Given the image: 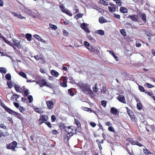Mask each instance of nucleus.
Masks as SVG:
<instances>
[{
  "label": "nucleus",
  "mask_w": 155,
  "mask_h": 155,
  "mask_svg": "<svg viewBox=\"0 0 155 155\" xmlns=\"http://www.w3.org/2000/svg\"><path fill=\"white\" fill-rule=\"evenodd\" d=\"M79 86L80 88L83 91H88L89 93L93 92L90 89V87L89 85L85 83H82L80 84Z\"/></svg>",
  "instance_id": "f257e3e1"
},
{
  "label": "nucleus",
  "mask_w": 155,
  "mask_h": 155,
  "mask_svg": "<svg viewBox=\"0 0 155 155\" xmlns=\"http://www.w3.org/2000/svg\"><path fill=\"white\" fill-rule=\"evenodd\" d=\"M17 144V142L15 141H13L12 143H9L8 145H7L6 147L8 149H11L12 151L15 150V148Z\"/></svg>",
  "instance_id": "f03ea898"
},
{
  "label": "nucleus",
  "mask_w": 155,
  "mask_h": 155,
  "mask_svg": "<svg viewBox=\"0 0 155 155\" xmlns=\"http://www.w3.org/2000/svg\"><path fill=\"white\" fill-rule=\"evenodd\" d=\"M48 119V117L46 115H41L40 117V118L39 119L38 121L39 122V124L41 125L42 124L44 123L45 121H46Z\"/></svg>",
  "instance_id": "7ed1b4c3"
},
{
  "label": "nucleus",
  "mask_w": 155,
  "mask_h": 155,
  "mask_svg": "<svg viewBox=\"0 0 155 155\" xmlns=\"http://www.w3.org/2000/svg\"><path fill=\"white\" fill-rule=\"evenodd\" d=\"M9 113L14 115L15 117H17L21 120H22L23 119V118L21 115L11 109L9 112Z\"/></svg>",
  "instance_id": "20e7f679"
},
{
  "label": "nucleus",
  "mask_w": 155,
  "mask_h": 155,
  "mask_svg": "<svg viewBox=\"0 0 155 155\" xmlns=\"http://www.w3.org/2000/svg\"><path fill=\"white\" fill-rule=\"evenodd\" d=\"M41 87L45 86L50 89H52L53 88L50 83L47 82L44 79H43L41 81Z\"/></svg>",
  "instance_id": "39448f33"
},
{
  "label": "nucleus",
  "mask_w": 155,
  "mask_h": 155,
  "mask_svg": "<svg viewBox=\"0 0 155 155\" xmlns=\"http://www.w3.org/2000/svg\"><path fill=\"white\" fill-rule=\"evenodd\" d=\"M128 18H130L131 20L135 22L137 21L138 19L137 15H129L128 16Z\"/></svg>",
  "instance_id": "423d86ee"
},
{
  "label": "nucleus",
  "mask_w": 155,
  "mask_h": 155,
  "mask_svg": "<svg viewBox=\"0 0 155 155\" xmlns=\"http://www.w3.org/2000/svg\"><path fill=\"white\" fill-rule=\"evenodd\" d=\"M127 112L131 119L134 121H135L136 118L133 112L131 110H127Z\"/></svg>",
  "instance_id": "0eeeda50"
},
{
  "label": "nucleus",
  "mask_w": 155,
  "mask_h": 155,
  "mask_svg": "<svg viewBox=\"0 0 155 155\" xmlns=\"http://www.w3.org/2000/svg\"><path fill=\"white\" fill-rule=\"evenodd\" d=\"M139 15L143 21L145 23L146 22V16L145 13L140 12Z\"/></svg>",
  "instance_id": "6e6552de"
},
{
  "label": "nucleus",
  "mask_w": 155,
  "mask_h": 155,
  "mask_svg": "<svg viewBox=\"0 0 155 155\" xmlns=\"http://www.w3.org/2000/svg\"><path fill=\"white\" fill-rule=\"evenodd\" d=\"M12 14L15 17L17 18H20L21 19H23L24 18H25L21 14L19 13H15V12H11Z\"/></svg>",
  "instance_id": "1a4fd4ad"
},
{
  "label": "nucleus",
  "mask_w": 155,
  "mask_h": 155,
  "mask_svg": "<svg viewBox=\"0 0 155 155\" xmlns=\"http://www.w3.org/2000/svg\"><path fill=\"white\" fill-rule=\"evenodd\" d=\"M12 40L14 45H15L17 48H21V46L18 40L15 38L13 39Z\"/></svg>",
  "instance_id": "9d476101"
},
{
  "label": "nucleus",
  "mask_w": 155,
  "mask_h": 155,
  "mask_svg": "<svg viewBox=\"0 0 155 155\" xmlns=\"http://www.w3.org/2000/svg\"><path fill=\"white\" fill-rule=\"evenodd\" d=\"M46 104L48 108L49 109H51L54 106L53 103L51 101H46Z\"/></svg>",
  "instance_id": "9b49d317"
},
{
  "label": "nucleus",
  "mask_w": 155,
  "mask_h": 155,
  "mask_svg": "<svg viewBox=\"0 0 155 155\" xmlns=\"http://www.w3.org/2000/svg\"><path fill=\"white\" fill-rule=\"evenodd\" d=\"M74 134V133H67L65 135L64 138L65 140H66L67 142H68L71 137Z\"/></svg>",
  "instance_id": "f8f14e48"
},
{
  "label": "nucleus",
  "mask_w": 155,
  "mask_h": 155,
  "mask_svg": "<svg viewBox=\"0 0 155 155\" xmlns=\"http://www.w3.org/2000/svg\"><path fill=\"white\" fill-rule=\"evenodd\" d=\"M117 99L119 101L125 104L126 103L125 100V98L123 95H119V96L117 97Z\"/></svg>",
  "instance_id": "ddd939ff"
},
{
  "label": "nucleus",
  "mask_w": 155,
  "mask_h": 155,
  "mask_svg": "<svg viewBox=\"0 0 155 155\" xmlns=\"http://www.w3.org/2000/svg\"><path fill=\"white\" fill-rule=\"evenodd\" d=\"M25 13L29 15L34 17H35L33 14V12H32L30 9L28 8H25Z\"/></svg>",
  "instance_id": "4468645a"
},
{
  "label": "nucleus",
  "mask_w": 155,
  "mask_h": 155,
  "mask_svg": "<svg viewBox=\"0 0 155 155\" xmlns=\"http://www.w3.org/2000/svg\"><path fill=\"white\" fill-rule=\"evenodd\" d=\"M0 103L1 106L3 107L5 110L9 113V111H10V110H11V109L5 105L2 102V101Z\"/></svg>",
  "instance_id": "2eb2a0df"
},
{
  "label": "nucleus",
  "mask_w": 155,
  "mask_h": 155,
  "mask_svg": "<svg viewBox=\"0 0 155 155\" xmlns=\"http://www.w3.org/2000/svg\"><path fill=\"white\" fill-rule=\"evenodd\" d=\"M108 8L109 11L110 12L113 13L115 12L116 10V6L114 5V6L113 7H110L108 6Z\"/></svg>",
  "instance_id": "dca6fc26"
},
{
  "label": "nucleus",
  "mask_w": 155,
  "mask_h": 155,
  "mask_svg": "<svg viewBox=\"0 0 155 155\" xmlns=\"http://www.w3.org/2000/svg\"><path fill=\"white\" fill-rule=\"evenodd\" d=\"M111 112L113 114H116L117 112V109L114 107H112L110 109Z\"/></svg>",
  "instance_id": "f3484780"
},
{
  "label": "nucleus",
  "mask_w": 155,
  "mask_h": 155,
  "mask_svg": "<svg viewBox=\"0 0 155 155\" xmlns=\"http://www.w3.org/2000/svg\"><path fill=\"white\" fill-rule=\"evenodd\" d=\"M120 11L122 13H126L127 12V9L123 7H120Z\"/></svg>",
  "instance_id": "a211bd4d"
},
{
  "label": "nucleus",
  "mask_w": 155,
  "mask_h": 155,
  "mask_svg": "<svg viewBox=\"0 0 155 155\" xmlns=\"http://www.w3.org/2000/svg\"><path fill=\"white\" fill-rule=\"evenodd\" d=\"M71 128V127L70 126L66 127L65 129V131H66L67 133H73L72 130V129Z\"/></svg>",
  "instance_id": "6ab92c4d"
},
{
  "label": "nucleus",
  "mask_w": 155,
  "mask_h": 155,
  "mask_svg": "<svg viewBox=\"0 0 155 155\" xmlns=\"http://www.w3.org/2000/svg\"><path fill=\"white\" fill-rule=\"evenodd\" d=\"M51 74L54 76L56 77H57L59 75L58 73L54 70H52L51 71Z\"/></svg>",
  "instance_id": "aec40b11"
},
{
  "label": "nucleus",
  "mask_w": 155,
  "mask_h": 155,
  "mask_svg": "<svg viewBox=\"0 0 155 155\" xmlns=\"http://www.w3.org/2000/svg\"><path fill=\"white\" fill-rule=\"evenodd\" d=\"M95 33L101 35H104V31L102 30H97Z\"/></svg>",
  "instance_id": "412c9836"
},
{
  "label": "nucleus",
  "mask_w": 155,
  "mask_h": 155,
  "mask_svg": "<svg viewBox=\"0 0 155 155\" xmlns=\"http://www.w3.org/2000/svg\"><path fill=\"white\" fill-rule=\"evenodd\" d=\"M7 71V70L6 68L2 67L0 68V72L1 73L5 74L6 73Z\"/></svg>",
  "instance_id": "4be33fe9"
},
{
  "label": "nucleus",
  "mask_w": 155,
  "mask_h": 155,
  "mask_svg": "<svg viewBox=\"0 0 155 155\" xmlns=\"http://www.w3.org/2000/svg\"><path fill=\"white\" fill-rule=\"evenodd\" d=\"M99 21L100 23L102 24L105 22L106 20L103 17H101L99 18Z\"/></svg>",
  "instance_id": "5701e85b"
},
{
  "label": "nucleus",
  "mask_w": 155,
  "mask_h": 155,
  "mask_svg": "<svg viewBox=\"0 0 155 155\" xmlns=\"http://www.w3.org/2000/svg\"><path fill=\"white\" fill-rule=\"evenodd\" d=\"M32 35L30 34L27 33L25 35V37L28 41H31V40Z\"/></svg>",
  "instance_id": "b1692460"
},
{
  "label": "nucleus",
  "mask_w": 155,
  "mask_h": 155,
  "mask_svg": "<svg viewBox=\"0 0 155 155\" xmlns=\"http://www.w3.org/2000/svg\"><path fill=\"white\" fill-rule=\"evenodd\" d=\"M34 37L36 39L40 41H42L43 42H45V40L42 39L41 37L37 35H34Z\"/></svg>",
  "instance_id": "393cba45"
},
{
  "label": "nucleus",
  "mask_w": 155,
  "mask_h": 155,
  "mask_svg": "<svg viewBox=\"0 0 155 155\" xmlns=\"http://www.w3.org/2000/svg\"><path fill=\"white\" fill-rule=\"evenodd\" d=\"M145 93L149 95L152 97L153 98V99L155 101V97L153 96V95L152 92H150L146 90Z\"/></svg>",
  "instance_id": "a878e982"
},
{
  "label": "nucleus",
  "mask_w": 155,
  "mask_h": 155,
  "mask_svg": "<svg viewBox=\"0 0 155 155\" xmlns=\"http://www.w3.org/2000/svg\"><path fill=\"white\" fill-rule=\"evenodd\" d=\"M87 48L92 52H94L96 50V49L95 47L92 46H89L88 48Z\"/></svg>",
  "instance_id": "bb28decb"
},
{
  "label": "nucleus",
  "mask_w": 155,
  "mask_h": 155,
  "mask_svg": "<svg viewBox=\"0 0 155 155\" xmlns=\"http://www.w3.org/2000/svg\"><path fill=\"white\" fill-rule=\"evenodd\" d=\"M19 96V95L17 94H15L14 95H13L11 97V100H12L13 101L14 99H15V101H17V100Z\"/></svg>",
  "instance_id": "cd10ccee"
},
{
  "label": "nucleus",
  "mask_w": 155,
  "mask_h": 155,
  "mask_svg": "<svg viewBox=\"0 0 155 155\" xmlns=\"http://www.w3.org/2000/svg\"><path fill=\"white\" fill-rule=\"evenodd\" d=\"M19 74L23 78L27 79V77L26 74L22 71H20Z\"/></svg>",
  "instance_id": "c85d7f7f"
},
{
  "label": "nucleus",
  "mask_w": 155,
  "mask_h": 155,
  "mask_svg": "<svg viewBox=\"0 0 155 155\" xmlns=\"http://www.w3.org/2000/svg\"><path fill=\"white\" fill-rule=\"evenodd\" d=\"M61 11L64 13H65L66 11L67 10L65 8L64 6L63 5H61L59 6Z\"/></svg>",
  "instance_id": "c756f323"
},
{
  "label": "nucleus",
  "mask_w": 155,
  "mask_h": 155,
  "mask_svg": "<svg viewBox=\"0 0 155 155\" xmlns=\"http://www.w3.org/2000/svg\"><path fill=\"white\" fill-rule=\"evenodd\" d=\"M75 123L77 126L78 128L81 127V124L80 122L77 119H75L74 120Z\"/></svg>",
  "instance_id": "7c9ffc66"
},
{
  "label": "nucleus",
  "mask_w": 155,
  "mask_h": 155,
  "mask_svg": "<svg viewBox=\"0 0 155 155\" xmlns=\"http://www.w3.org/2000/svg\"><path fill=\"white\" fill-rule=\"evenodd\" d=\"M7 84L9 88H11L13 86L12 83L11 81H8L7 82Z\"/></svg>",
  "instance_id": "2f4dec72"
},
{
  "label": "nucleus",
  "mask_w": 155,
  "mask_h": 155,
  "mask_svg": "<svg viewBox=\"0 0 155 155\" xmlns=\"http://www.w3.org/2000/svg\"><path fill=\"white\" fill-rule=\"evenodd\" d=\"M137 107L138 110H140L142 109L143 106L142 104L140 102L137 103Z\"/></svg>",
  "instance_id": "473e14b6"
},
{
  "label": "nucleus",
  "mask_w": 155,
  "mask_h": 155,
  "mask_svg": "<svg viewBox=\"0 0 155 155\" xmlns=\"http://www.w3.org/2000/svg\"><path fill=\"white\" fill-rule=\"evenodd\" d=\"M143 152L146 155L151 154V153L147 149H143Z\"/></svg>",
  "instance_id": "72a5a7b5"
},
{
  "label": "nucleus",
  "mask_w": 155,
  "mask_h": 155,
  "mask_svg": "<svg viewBox=\"0 0 155 155\" xmlns=\"http://www.w3.org/2000/svg\"><path fill=\"white\" fill-rule=\"evenodd\" d=\"M120 32L121 34L124 36H126V32L124 29H121L120 30Z\"/></svg>",
  "instance_id": "f704fd0d"
},
{
  "label": "nucleus",
  "mask_w": 155,
  "mask_h": 155,
  "mask_svg": "<svg viewBox=\"0 0 155 155\" xmlns=\"http://www.w3.org/2000/svg\"><path fill=\"white\" fill-rule=\"evenodd\" d=\"M138 87L139 90L141 92H145L146 91V90H145L144 88V87L140 85H138Z\"/></svg>",
  "instance_id": "c9c22d12"
},
{
  "label": "nucleus",
  "mask_w": 155,
  "mask_h": 155,
  "mask_svg": "<svg viewBox=\"0 0 155 155\" xmlns=\"http://www.w3.org/2000/svg\"><path fill=\"white\" fill-rule=\"evenodd\" d=\"M97 84H94V86L93 87V90L95 92H97L98 91V89L97 88Z\"/></svg>",
  "instance_id": "e433bc0d"
},
{
  "label": "nucleus",
  "mask_w": 155,
  "mask_h": 155,
  "mask_svg": "<svg viewBox=\"0 0 155 155\" xmlns=\"http://www.w3.org/2000/svg\"><path fill=\"white\" fill-rule=\"evenodd\" d=\"M100 2L102 5L104 6H107L108 5V3L104 0H100Z\"/></svg>",
  "instance_id": "4c0bfd02"
},
{
  "label": "nucleus",
  "mask_w": 155,
  "mask_h": 155,
  "mask_svg": "<svg viewBox=\"0 0 155 155\" xmlns=\"http://www.w3.org/2000/svg\"><path fill=\"white\" fill-rule=\"evenodd\" d=\"M28 99L29 100V103H31L33 101V98L32 96L31 95L28 96Z\"/></svg>",
  "instance_id": "58836bf2"
},
{
  "label": "nucleus",
  "mask_w": 155,
  "mask_h": 155,
  "mask_svg": "<svg viewBox=\"0 0 155 155\" xmlns=\"http://www.w3.org/2000/svg\"><path fill=\"white\" fill-rule=\"evenodd\" d=\"M5 78L7 80H11V75L10 74H7L5 75Z\"/></svg>",
  "instance_id": "ea45409f"
},
{
  "label": "nucleus",
  "mask_w": 155,
  "mask_h": 155,
  "mask_svg": "<svg viewBox=\"0 0 155 155\" xmlns=\"http://www.w3.org/2000/svg\"><path fill=\"white\" fill-rule=\"evenodd\" d=\"M49 26L50 28L54 30H55L57 28V26L54 25L50 24Z\"/></svg>",
  "instance_id": "a19ab883"
},
{
  "label": "nucleus",
  "mask_w": 155,
  "mask_h": 155,
  "mask_svg": "<svg viewBox=\"0 0 155 155\" xmlns=\"http://www.w3.org/2000/svg\"><path fill=\"white\" fill-rule=\"evenodd\" d=\"M66 127L63 123H61L60 124V127L61 130L65 129Z\"/></svg>",
  "instance_id": "79ce46f5"
},
{
  "label": "nucleus",
  "mask_w": 155,
  "mask_h": 155,
  "mask_svg": "<svg viewBox=\"0 0 155 155\" xmlns=\"http://www.w3.org/2000/svg\"><path fill=\"white\" fill-rule=\"evenodd\" d=\"M129 141L130 142V143L133 144V145H136V141H133V140L132 139L130 138H129Z\"/></svg>",
  "instance_id": "37998d69"
},
{
  "label": "nucleus",
  "mask_w": 155,
  "mask_h": 155,
  "mask_svg": "<svg viewBox=\"0 0 155 155\" xmlns=\"http://www.w3.org/2000/svg\"><path fill=\"white\" fill-rule=\"evenodd\" d=\"M29 90L28 89H26L24 91V95L25 96H27L29 94V93L28 92Z\"/></svg>",
  "instance_id": "c03bdc74"
},
{
  "label": "nucleus",
  "mask_w": 155,
  "mask_h": 155,
  "mask_svg": "<svg viewBox=\"0 0 155 155\" xmlns=\"http://www.w3.org/2000/svg\"><path fill=\"white\" fill-rule=\"evenodd\" d=\"M5 42L6 43H7V44H8V45H10V46H11L12 47H13L14 49L15 48H14V46H13V45H12V42H11L9 41H8V40H5Z\"/></svg>",
  "instance_id": "a18cd8bd"
},
{
  "label": "nucleus",
  "mask_w": 155,
  "mask_h": 155,
  "mask_svg": "<svg viewBox=\"0 0 155 155\" xmlns=\"http://www.w3.org/2000/svg\"><path fill=\"white\" fill-rule=\"evenodd\" d=\"M60 85L61 87H66L67 86V84H66V83L64 82H63L60 83Z\"/></svg>",
  "instance_id": "49530a36"
},
{
  "label": "nucleus",
  "mask_w": 155,
  "mask_h": 155,
  "mask_svg": "<svg viewBox=\"0 0 155 155\" xmlns=\"http://www.w3.org/2000/svg\"><path fill=\"white\" fill-rule=\"evenodd\" d=\"M83 15L82 14H81V13H79L78 14H77L75 16V17L77 19H78L80 18H81Z\"/></svg>",
  "instance_id": "de8ad7c7"
},
{
  "label": "nucleus",
  "mask_w": 155,
  "mask_h": 155,
  "mask_svg": "<svg viewBox=\"0 0 155 155\" xmlns=\"http://www.w3.org/2000/svg\"><path fill=\"white\" fill-rule=\"evenodd\" d=\"M68 92L71 96H72L74 95V93L73 92L72 90L71 89H70L68 90Z\"/></svg>",
  "instance_id": "09e8293b"
},
{
  "label": "nucleus",
  "mask_w": 155,
  "mask_h": 155,
  "mask_svg": "<svg viewBox=\"0 0 155 155\" xmlns=\"http://www.w3.org/2000/svg\"><path fill=\"white\" fill-rule=\"evenodd\" d=\"M87 37L90 40H92V41L93 42L95 41V40L90 35H87Z\"/></svg>",
  "instance_id": "8fccbe9b"
},
{
  "label": "nucleus",
  "mask_w": 155,
  "mask_h": 155,
  "mask_svg": "<svg viewBox=\"0 0 155 155\" xmlns=\"http://www.w3.org/2000/svg\"><path fill=\"white\" fill-rule=\"evenodd\" d=\"M108 130L109 131L112 132H114L115 131L114 129L111 126L109 127L108 128Z\"/></svg>",
  "instance_id": "3c124183"
},
{
  "label": "nucleus",
  "mask_w": 155,
  "mask_h": 155,
  "mask_svg": "<svg viewBox=\"0 0 155 155\" xmlns=\"http://www.w3.org/2000/svg\"><path fill=\"white\" fill-rule=\"evenodd\" d=\"M16 90V91L17 92H20L19 90V87L18 86L16 85V84H15V85L14 86Z\"/></svg>",
  "instance_id": "603ef678"
},
{
  "label": "nucleus",
  "mask_w": 155,
  "mask_h": 155,
  "mask_svg": "<svg viewBox=\"0 0 155 155\" xmlns=\"http://www.w3.org/2000/svg\"><path fill=\"white\" fill-rule=\"evenodd\" d=\"M77 155H85V153L84 151L79 152L77 153Z\"/></svg>",
  "instance_id": "864d4df0"
},
{
  "label": "nucleus",
  "mask_w": 155,
  "mask_h": 155,
  "mask_svg": "<svg viewBox=\"0 0 155 155\" xmlns=\"http://www.w3.org/2000/svg\"><path fill=\"white\" fill-rule=\"evenodd\" d=\"M65 13L67 15L70 16H72V13L68 10H67V11H66Z\"/></svg>",
  "instance_id": "5fc2aeb1"
},
{
  "label": "nucleus",
  "mask_w": 155,
  "mask_h": 155,
  "mask_svg": "<svg viewBox=\"0 0 155 155\" xmlns=\"http://www.w3.org/2000/svg\"><path fill=\"white\" fill-rule=\"evenodd\" d=\"M101 105L104 107H105L106 105V102L105 101H101Z\"/></svg>",
  "instance_id": "6e6d98bb"
},
{
  "label": "nucleus",
  "mask_w": 155,
  "mask_h": 155,
  "mask_svg": "<svg viewBox=\"0 0 155 155\" xmlns=\"http://www.w3.org/2000/svg\"><path fill=\"white\" fill-rule=\"evenodd\" d=\"M114 17L116 18L120 19V16L118 14H117L115 13H114Z\"/></svg>",
  "instance_id": "4d7b16f0"
},
{
  "label": "nucleus",
  "mask_w": 155,
  "mask_h": 155,
  "mask_svg": "<svg viewBox=\"0 0 155 155\" xmlns=\"http://www.w3.org/2000/svg\"><path fill=\"white\" fill-rule=\"evenodd\" d=\"M116 4L119 6H120L122 5V3L120 0H117L116 2Z\"/></svg>",
  "instance_id": "13d9d810"
},
{
  "label": "nucleus",
  "mask_w": 155,
  "mask_h": 155,
  "mask_svg": "<svg viewBox=\"0 0 155 155\" xmlns=\"http://www.w3.org/2000/svg\"><path fill=\"white\" fill-rule=\"evenodd\" d=\"M56 120V117L54 115H52L51 117V120L52 122H54Z\"/></svg>",
  "instance_id": "bf43d9fd"
},
{
  "label": "nucleus",
  "mask_w": 155,
  "mask_h": 155,
  "mask_svg": "<svg viewBox=\"0 0 155 155\" xmlns=\"http://www.w3.org/2000/svg\"><path fill=\"white\" fill-rule=\"evenodd\" d=\"M64 35L66 36H67L68 35V33L66 30H64L63 31Z\"/></svg>",
  "instance_id": "052dcab7"
},
{
  "label": "nucleus",
  "mask_w": 155,
  "mask_h": 155,
  "mask_svg": "<svg viewBox=\"0 0 155 155\" xmlns=\"http://www.w3.org/2000/svg\"><path fill=\"white\" fill-rule=\"evenodd\" d=\"M45 124H46L48 127L51 128V125L50 123L49 122H45Z\"/></svg>",
  "instance_id": "680f3d73"
},
{
  "label": "nucleus",
  "mask_w": 155,
  "mask_h": 155,
  "mask_svg": "<svg viewBox=\"0 0 155 155\" xmlns=\"http://www.w3.org/2000/svg\"><path fill=\"white\" fill-rule=\"evenodd\" d=\"M146 84L147 85V86L149 88H152L154 87V86L153 85L148 83H147Z\"/></svg>",
  "instance_id": "e2e57ef3"
},
{
  "label": "nucleus",
  "mask_w": 155,
  "mask_h": 155,
  "mask_svg": "<svg viewBox=\"0 0 155 155\" xmlns=\"http://www.w3.org/2000/svg\"><path fill=\"white\" fill-rule=\"evenodd\" d=\"M95 9H96L97 11H98L99 12H102V11H103V9L102 8L98 7L96 8H95Z\"/></svg>",
  "instance_id": "0e129e2a"
},
{
  "label": "nucleus",
  "mask_w": 155,
  "mask_h": 155,
  "mask_svg": "<svg viewBox=\"0 0 155 155\" xmlns=\"http://www.w3.org/2000/svg\"><path fill=\"white\" fill-rule=\"evenodd\" d=\"M35 111L39 113H41L42 112L41 110H40L39 108H37L35 109Z\"/></svg>",
  "instance_id": "69168bd1"
},
{
  "label": "nucleus",
  "mask_w": 155,
  "mask_h": 155,
  "mask_svg": "<svg viewBox=\"0 0 155 155\" xmlns=\"http://www.w3.org/2000/svg\"><path fill=\"white\" fill-rule=\"evenodd\" d=\"M87 24L85 23H83L81 25V28H82L83 29L84 28H85L87 27Z\"/></svg>",
  "instance_id": "338daca9"
},
{
  "label": "nucleus",
  "mask_w": 155,
  "mask_h": 155,
  "mask_svg": "<svg viewBox=\"0 0 155 155\" xmlns=\"http://www.w3.org/2000/svg\"><path fill=\"white\" fill-rule=\"evenodd\" d=\"M51 133L54 135H56L58 134V131L56 130H51Z\"/></svg>",
  "instance_id": "774afa93"
}]
</instances>
